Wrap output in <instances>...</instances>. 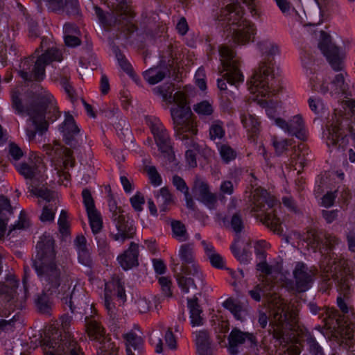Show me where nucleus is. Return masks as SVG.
Listing matches in <instances>:
<instances>
[{
  "instance_id": "f257e3e1",
  "label": "nucleus",
  "mask_w": 355,
  "mask_h": 355,
  "mask_svg": "<svg viewBox=\"0 0 355 355\" xmlns=\"http://www.w3.org/2000/svg\"><path fill=\"white\" fill-rule=\"evenodd\" d=\"M36 248L33 266L44 290L51 295L55 294L73 312L75 302L78 300L76 286L70 291L73 284L71 278L69 275H61V270L55 261L54 241L50 237L46 238L37 243Z\"/></svg>"
},
{
  "instance_id": "f03ea898",
  "label": "nucleus",
  "mask_w": 355,
  "mask_h": 355,
  "mask_svg": "<svg viewBox=\"0 0 355 355\" xmlns=\"http://www.w3.org/2000/svg\"><path fill=\"white\" fill-rule=\"evenodd\" d=\"M12 105L18 113H26L29 116L26 132L31 142L35 141L37 133L42 135L48 130L49 119L52 116L58 117V111L53 96L43 89L37 94L35 100L26 107L22 105L17 92H12Z\"/></svg>"
},
{
  "instance_id": "7ed1b4c3",
  "label": "nucleus",
  "mask_w": 355,
  "mask_h": 355,
  "mask_svg": "<svg viewBox=\"0 0 355 355\" xmlns=\"http://www.w3.org/2000/svg\"><path fill=\"white\" fill-rule=\"evenodd\" d=\"M259 51L265 57L258 69L254 71L249 83V90L254 96L253 100L262 107L268 106L269 99L275 92L273 88V67L274 57L279 55L280 49L277 44L263 40L257 44Z\"/></svg>"
},
{
  "instance_id": "20e7f679",
  "label": "nucleus",
  "mask_w": 355,
  "mask_h": 355,
  "mask_svg": "<svg viewBox=\"0 0 355 355\" xmlns=\"http://www.w3.org/2000/svg\"><path fill=\"white\" fill-rule=\"evenodd\" d=\"M173 85L156 87L153 89L155 94L161 96L163 101L168 105L175 103L170 110L175 135L180 139H188L190 135L197 134L198 130L193 119L191 108L187 105L185 94L180 91L173 94Z\"/></svg>"
},
{
  "instance_id": "39448f33",
  "label": "nucleus",
  "mask_w": 355,
  "mask_h": 355,
  "mask_svg": "<svg viewBox=\"0 0 355 355\" xmlns=\"http://www.w3.org/2000/svg\"><path fill=\"white\" fill-rule=\"evenodd\" d=\"M322 279L327 282L331 279L337 282L340 296L337 298V304L343 313H348V307L344 301L352 291V282L354 279L353 263L343 258H338L334 253L325 256L320 263Z\"/></svg>"
},
{
  "instance_id": "423d86ee",
  "label": "nucleus",
  "mask_w": 355,
  "mask_h": 355,
  "mask_svg": "<svg viewBox=\"0 0 355 355\" xmlns=\"http://www.w3.org/2000/svg\"><path fill=\"white\" fill-rule=\"evenodd\" d=\"M344 110H335L327 125V144L336 148H344L348 137L355 141V101H347Z\"/></svg>"
},
{
  "instance_id": "0eeeda50",
  "label": "nucleus",
  "mask_w": 355,
  "mask_h": 355,
  "mask_svg": "<svg viewBox=\"0 0 355 355\" xmlns=\"http://www.w3.org/2000/svg\"><path fill=\"white\" fill-rule=\"evenodd\" d=\"M269 331L277 340L284 339L288 331H296L299 328L297 309L287 304L283 299L275 298L270 306Z\"/></svg>"
},
{
  "instance_id": "6e6552de",
  "label": "nucleus",
  "mask_w": 355,
  "mask_h": 355,
  "mask_svg": "<svg viewBox=\"0 0 355 355\" xmlns=\"http://www.w3.org/2000/svg\"><path fill=\"white\" fill-rule=\"evenodd\" d=\"M277 202L266 189L257 188L252 192L251 211L257 213V218L277 234H282L283 230L280 219L274 207Z\"/></svg>"
},
{
  "instance_id": "1a4fd4ad",
  "label": "nucleus",
  "mask_w": 355,
  "mask_h": 355,
  "mask_svg": "<svg viewBox=\"0 0 355 355\" xmlns=\"http://www.w3.org/2000/svg\"><path fill=\"white\" fill-rule=\"evenodd\" d=\"M62 55L60 50L52 46L48 48L36 60L34 57L25 59L18 71L19 76L28 81H41L45 76V67L53 61L60 62Z\"/></svg>"
},
{
  "instance_id": "9d476101",
  "label": "nucleus",
  "mask_w": 355,
  "mask_h": 355,
  "mask_svg": "<svg viewBox=\"0 0 355 355\" xmlns=\"http://www.w3.org/2000/svg\"><path fill=\"white\" fill-rule=\"evenodd\" d=\"M243 11L236 3L230 4L221 10L219 21H227L230 25H236L233 29L232 38L235 43L244 44L255 34L254 25L243 18Z\"/></svg>"
},
{
  "instance_id": "9b49d317",
  "label": "nucleus",
  "mask_w": 355,
  "mask_h": 355,
  "mask_svg": "<svg viewBox=\"0 0 355 355\" xmlns=\"http://www.w3.org/2000/svg\"><path fill=\"white\" fill-rule=\"evenodd\" d=\"M114 10L105 15L98 7L95 8V12L101 23L105 26H118L123 31L127 33H133L135 26L132 22L134 14L128 8L125 0H116L114 3Z\"/></svg>"
},
{
  "instance_id": "f8f14e48",
  "label": "nucleus",
  "mask_w": 355,
  "mask_h": 355,
  "mask_svg": "<svg viewBox=\"0 0 355 355\" xmlns=\"http://www.w3.org/2000/svg\"><path fill=\"white\" fill-rule=\"evenodd\" d=\"M223 71H225L223 79L218 80V87L220 90L227 89L226 82L236 85L243 81V76L239 69V61L232 49L227 46L221 45L218 49Z\"/></svg>"
},
{
  "instance_id": "ddd939ff",
  "label": "nucleus",
  "mask_w": 355,
  "mask_h": 355,
  "mask_svg": "<svg viewBox=\"0 0 355 355\" xmlns=\"http://www.w3.org/2000/svg\"><path fill=\"white\" fill-rule=\"evenodd\" d=\"M60 336V340H58L57 333L53 334L52 337L45 336L42 344L44 355H84L77 342L69 334L65 333Z\"/></svg>"
},
{
  "instance_id": "4468645a",
  "label": "nucleus",
  "mask_w": 355,
  "mask_h": 355,
  "mask_svg": "<svg viewBox=\"0 0 355 355\" xmlns=\"http://www.w3.org/2000/svg\"><path fill=\"white\" fill-rule=\"evenodd\" d=\"M145 121L153 136L159 150L168 162L172 163L175 162V157L173 151L171 139L163 123L159 118L155 116H146Z\"/></svg>"
},
{
  "instance_id": "2eb2a0df",
  "label": "nucleus",
  "mask_w": 355,
  "mask_h": 355,
  "mask_svg": "<svg viewBox=\"0 0 355 355\" xmlns=\"http://www.w3.org/2000/svg\"><path fill=\"white\" fill-rule=\"evenodd\" d=\"M18 281L14 276H10L6 279L5 283L0 282V295H4L7 301L5 307L1 311L2 316L7 317L11 311L15 309H22L25 304L26 297L21 296L19 299H15V289L18 287Z\"/></svg>"
},
{
  "instance_id": "dca6fc26",
  "label": "nucleus",
  "mask_w": 355,
  "mask_h": 355,
  "mask_svg": "<svg viewBox=\"0 0 355 355\" xmlns=\"http://www.w3.org/2000/svg\"><path fill=\"white\" fill-rule=\"evenodd\" d=\"M176 275L178 284L184 294L193 293L204 284V278L200 267L191 266L190 269H181Z\"/></svg>"
},
{
  "instance_id": "f3484780",
  "label": "nucleus",
  "mask_w": 355,
  "mask_h": 355,
  "mask_svg": "<svg viewBox=\"0 0 355 355\" xmlns=\"http://www.w3.org/2000/svg\"><path fill=\"white\" fill-rule=\"evenodd\" d=\"M318 47L335 71L342 70V58L339 49L331 43L330 35L322 31H320Z\"/></svg>"
},
{
  "instance_id": "a211bd4d",
  "label": "nucleus",
  "mask_w": 355,
  "mask_h": 355,
  "mask_svg": "<svg viewBox=\"0 0 355 355\" xmlns=\"http://www.w3.org/2000/svg\"><path fill=\"white\" fill-rule=\"evenodd\" d=\"M192 190L198 200L211 209L215 208L217 196L209 191V185L203 178L196 176Z\"/></svg>"
},
{
  "instance_id": "6ab92c4d",
  "label": "nucleus",
  "mask_w": 355,
  "mask_h": 355,
  "mask_svg": "<svg viewBox=\"0 0 355 355\" xmlns=\"http://www.w3.org/2000/svg\"><path fill=\"white\" fill-rule=\"evenodd\" d=\"M275 122L288 134L295 136L300 140L306 139L304 123L301 115L294 116L289 121H286L282 118H277Z\"/></svg>"
},
{
  "instance_id": "aec40b11",
  "label": "nucleus",
  "mask_w": 355,
  "mask_h": 355,
  "mask_svg": "<svg viewBox=\"0 0 355 355\" xmlns=\"http://www.w3.org/2000/svg\"><path fill=\"white\" fill-rule=\"evenodd\" d=\"M17 171L26 180H40L42 178L46 167L40 157L21 163L17 167Z\"/></svg>"
},
{
  "instance_id": "412c9836",
  "label": "nucleus",
  "mask_w": 355,
  "mask_h": 355,
  "mask_svg": "<svg viewBox=\"0 0 355 355\" xmlns=\"http://www.w3.org/2000/svg\"><path fill=\"white\" fill-rule=\"evenodd\" d=\"M293 276L297 291L304 292L311 286L314 272L309 270L305 264L299 262L293 270Z\"/></svg>"
},
{
  "instance_id": "4be33fe9",
  "label": "nucleus",
  "mask_w": 355,
  "mask_h": 355,
  "mask_svg": "<svg viewBox=\"0 0 355 355\" xmlns=\"http://www.w3.org/2000/svg\"><path fill=\"white\" fill-rule=\"evenodd\" d=\"M248 341L251 345H255L256 338L252 334L245 333L235 328L232 330L228 337L229 349L231 354L238 353V346Z\"/></svg>"
},
{
  "instance_id": "5701e85b",
  "label": "nucleus",
  "mask_w": 355,
  "mask_h": 355,
  "mask_svg": "<svg viewBox=\"0 0 355 355\" xmlns=\"http://www.w3.org/2000/svg\"><path fill=\"white\" fill-rule=\"evenodd\" d=\"M139 245L132 242L129 248L119 256L118 261L121 266L125 270L138 265Z\"/></svg>"
},
{
  "instance_id": "b1692460",
  "label": "nucleus",
  "mask_w": 355,
  "mask_h": 355,
  "mask_svg": "<svg viewBox=\"0 0 355 355\" xmlns=\"http://www.w3.org/2000/svg\"><path fill=\"white\" fill-rule=\"evenodd\" d=\"M178 256L182 262L181 269H190L191 266L200 267L196 262L194 255V244L193 243H184L180 245Z\"/></svg>"
},
{
  "instance_id": "393cba45",
  "label": "nucleus",
  "mask_w": 355,
  "mask_h": 355,
  "mask_svg": "<svg viewBox=\"0 0 355 355\" xmlns=\"http://www.w3.org/2000/svg\"><path fill=\"white\" fill-rule=\"evenodd\" d=\"M116 220L117 233L112 234L114 239L124 241L125 239L132 238L135 233V230L125 219V217L123 215H119L116 218Z\"/></svg>"
},
{
  "instance_id": "a878e982",
  "label": "nucleus",
  "mask_w": 355,
  "mask_h": 355,
  "mask_svg": "<svg viewBox=\"0 0 355 355\" xmlns=\"http://www.w3.org/2000/svg\"><path fill=\"white\" fill-rule=\"evenodd\" d=\"M195 343L199 355H212L211 339L207 330L196 331Z\"/></svg>"
},
{
  "instance_id": "bb28decb",
  "label": "nucleus",
  "mask_w": 355,
  "mask_h": 355,
  "mask_svg": "<svg viewBox=\"0 0 355 355\" xmlns=\"http://www.w3.org/2000/svg\"><path fill=\"white\" fill-rule=\"evenodd\" d=\"M48 8L52 11L66 10L69 15L78 13V0H46Z\"/></svg>"
},
{
  "instance_id": "cd10ccee",
  "label": "nucleus",
  "mask_w": 355,
  "mask_h": 355,
  "mask_svg": "<svg viewBox=\"0 0 355 355\" xmlns=\"http://www.w3.org/2000/svg\"><path fill=\"white\" fill-rule=\"evenodd\" d=\"M347 85L345 83L343 73L337 74L334 79L331 82L330 87L324 82L320 85V90L322 93L326 94L330 92L331 94H345L347 89Z\"/></svg>"
},
{
  "instance_id": "c85d7f7f",
  "label": "nucleus",
  "mask_w": 355,
  "mask_h": 355,
  "mask_svg": "<svg viewBox=\"0 0 355 355\" xmlns=\"http://www.w3.org/2000/svg\"><path fill=\"white\" fill-rule=\"evenodd\" d=\"M62 133L63 134L64 139L67 144L70 145L73 139L76 136L80 130L76 125L73 117L67 114L65 116V119L60 128Z\"/></svg>"
},
{
  "instance_id": "c756f323",
  "label": "nucleus",
  "mask_w": 355,
  "mask_h": 355,
  "mask_svg": "<svg viewBox=\"0 0 355 355\" xmlns=\"http://www.w3.org/2000/svg\"><path fill=\"white\" fill-rule=\"evenodd\" d=\"M12 214V207L8 199L4 196H0V239L4 236L6 226Z\"/></svg>"
},
{
  "instance_id": "7c9ffc66",
  "label": "nucleus",
  "mask_w": 355,
  "mask_h": 355,
  "mask_svg": "<svg viewBox=\"0 0 355 355\" xmlns=\"http://www.w3.org/2000/svg\"><path fill=\"white\" fill-rule=\"evenodd\" d=\"M336 324L337 327L334 326V329L338 334L341 337L347 340H351L354 337V324L352 322H349L345 320V317L339 318L336 319Z\"/></svg>"
},
{
  "instance_id": "2f4dec72",
  "label": "nucleus",
  "mask_w": 355,
  "mask_h": 355,
  "mask_svg": "<svg viewBox=\"0 0 355 355\" xmlns=\"http://www.w3.org/2000/svg\"><path fill=\"white\" fill-rule=\"evenodd\" d=\"M86 330L89 337L98 340L104 336V329L94 317H86Z\"/></svg>"
},
{
  "instance_id": "473e14b6",
  "label": "nucleus",
  "mask_w": 355,
  "mask_h": 355,
  "mask_svg": "<svg viewBox=\"0 0 355 355\" xmlns=\"http://www.w3.org/2000/svg\"><path fill=\"white\" fill-rule=\"evenodd\" d=\"M202 245L211 266L216 268H223L225 266L223 259L215 251L214 246L205 241H202Z\"/></svg>"
},
{
  "instance_id": "72a5a7b5",
  "label": "nucleus",
  "mask_w": 355,
  "mask_h": 355,
  "mask_svg": "<svg viewBox=\"0 0 355 355\" xmlns=\"http://www.w3.org/2000/svg\"><path fill=\"white\" fill-rule=\"evenodd\" d=\"M74 243L78 250L80 261L85 266H89L92 263V259L87 247L86 239L82 235L78 236Z\"/></svg>"
},
{
  "instance_id": "f704fd0d",
  "label": "nucleus",
  "mask_w": 355,
  "mask_h": 355,
  "mask_svg": "<svg viewBox=\"0 0 355 355\" xmlns=\"http://www.w3.org/2000/svg\"><path fill=\"white\" fill-rule=\"evenodd\" d=\"M223 306L229 310L236 320L241 321L245 320L247 311L239 302L232 298H228L223 302Z\"/></svg>"
},
{
  "instance_id": "c9c22d12",
  "label": "nucleus",
  "mask_w": 355,
  "mask_h": 355,
  "mask_svg": "<svg viewBox=\"0 0 355 355\" xmlns=\"http://www.w3.org/2000/svg\"><path fill=\"white\" fill-rule=\"evenodd\" d=\"M302 335L300 338L303 346H306L311 355H323V352L320 346L316 342L315 338L309 333L300 330Z\"/></svg>"
},
{
  "instance_id": "e433bc0d",
  "label": "nucleus",
  "mask_w": 355,
  "mask_h": 355,
  "mask_svg": "<svg viewBox=\"0 0 355 355\" xmlns=\"http://www.w3.org/2000/svg\"><path fill=\"white\" fill-rule=\"evenodd\" d=\"M157 204L162 211H166L168 206L173 204V198L166 187L160 189L155 195Z\"/></svg>"
},
{
  "instance_id": "4c0bfd02",
  "label": "nucleus",
  "mask_w": 355,
  "mask_h": 355,
  "mask_svg": "<svg viewBox=\"0 0 355 355\" xmlns=\"http://www.w3.org/2000/svg\"><path fill=\"white\" fill-rule=\"evenodd\" d=\"M188 307L190 311L191 324L193 327L203 324L204 319L202 316V310L197 303V299L188 300Z\"/></svg>"
},
{
  "instance_id": "58836bf2",
  "label": "nucleus",
  "mask_w": 355,
  "mask_h": 355,
  "mask_svg": "<svg viewBox=\"0 0 355 355\" xmlns=\"http://www.w3.org/2000/svg\"><path fill=\"white\" fill-rule=\"evenodd\" d=\"M241 119L243 126L251 134L252 137L256 135L259 131L260 125V123L256 116L250 113H244L241 115Z\"/></svg>"
},
{
  "instance_id": "ea45409f",
  "label": "nucleus",
  "mask_w": 355,
  "mask_h": 355,
  "mask_svg": "<svg viewBox=\"0 0 355 355\" xmlns=\"http://www.w3.org/2000/svg\"><path fill=\"white\" fill-rule=\"evenodd\" d=\"M166 75V69L162 68H150L144 73V79L150 85L162 81Z\"/></svg>"
},
{
  "instance_id": "a19ab883",
  "label": "nucleus",
  "mask_w": 355,
  "mask_h": 355,
  "mask_svg": "<svg viewBox=\"0 0 355 355\" xmlns=\"http://www.w3.org/2000/svg\"><path fill=\"white\" fill-rule=\"evenodd\" d=\"M323 232H318L315 230H310L303 236V241L307 244V246L315 250L322 243Z\"/></svg>"
},
{
  "instance_id": "79ce46f5",
  "label": "nucleus",
  "mask_w": 355,
  "mask_h": 355,
  "mask_svg": "<svg viewBox=\"0 0 355 355\" xmlns=\"http://www.w3.org/2000/svg\"><path fill=\"white\" fill-rule=\"evenodd\" d=\"M171 225L173 238L181 243L189 240V235L184 224L180 220H173Z\"/></svg>"
},
{
  "instance_id": "37998d69",
  "label": "nucleus",
  "mask_w": 355,
  "mask_h": 355,
  "mask_svg": "<svg viewBox=\"0 0 355 355\" xmlns=\"http://www.w3.org/2000/svg\"><path fill=\"white\" fill-rule=\"evenodd\" d=\"M105 291L112 293V297H116L120 301V303L123 304L126 300L124 287L119 281L106 284Z\"/></svg>"
},
{
  "instance_id": "c03bdc74",
  "label": "nucleus",
  "mask_w": 355,
  "mask_h": 355,
  "mask_svg": "<svg viewBox=\"0 0 355 355\" xmlns=\"http://www.w3.org/2000/svg\"><path fill=\"white\" fill-rule=\"evenodd\" d=\"M35 302L40 313L43 314L49 313L51 309V302L46 293H42L39 294L36 297Z\"/></svg>"
},
{
  "instance_id": "a18cd8bd",
  "label": "nucleus",
  "mask_w": 355,
  "mask_h": 355,
  "mask_svg": "<svg viewBox=\"0 0 355 355\" xmlns=\"http://www.w3.org/2000/svg\"><path fill=\"white\" fill-rule=\"evenodd\" d=\"M209 132L211 140L221 139L225 136L223 123L219 120L213 121L209 127Z\"/></svg>"
},
{
  "instance_id": "49530a36",
  "label": "nucleus",
  "mask_w": 355,
  "mask_h": 355,
  "mask_svg": "<svg viewBox=\"0 0 355 355\" xmlns=\"http://www.w3.org/2000/svg\"><path fill=\"white\" fill-rule=\"evenodd\" d=\"M58 202L45 205L43 207L40 220L42 222H51L54 220L55 213L58 208Z\"/></svg>"
},
{
  "instance_id": "de8ad7c7",
  "label": "nucleus",
  "mask_w": 355,
  "mask_h": 355,
  "mask_svg": "<svg viewBox=\"0 0 355 355\" xmlns=\"http://www.w3.org/2000/svg\"><path fill=\"white\" fill-rule=\"evenodd\" d=\"M127 346V351L132 347L134 349H139L143 345V340L141 336H137L134 332H129L123 336Z\"/></svg>"
},
{
  "instance_id": "09e8293b",
  "label": "nucleus",
  "mask_w": 355,
  "mask_h": 355,
  "mask_svg": "<svg viewBox=\"0 0 355 355\" xmlns=\"http://www.w3.org/2000/svg\"><path fill=\"white\" fill-rule=\"evenodd\" d=\"M193 110L201 117H205L213 114L214 107L209 101H202L193 105Z\"/></svg>"
},
{
  "instance_id": "8fccbe9b",
  "label": "nucleus",
  "mask_w": 355,
  "mask_h": 355,
  "mask_svg": "<svg viewBox=\"0 0 355 355\" xmlns=\"http://www.w3.org/2000/svg\"><path fill=\"white\" fill-rule=\"evenodd\" d=\"M91 229L94 234L98 233L102 228L103 221L100 213L96 210L87 213Z\"/></svg>"
},
{
  "instance_id": "3c124183",
  "label": "nucleus",
  "mask_w": 355,
  "mask_h": 355,
  "mask_svg": "<svg viewBox=\"0 0 355 355\" xmlns=\"http://www.w3.org/2000/svg\"><path fill=\"white\" fill-rule=\"evenodd\" d=\"M32 193L37 197L41 198L46 200L49 204L55 202H58L57 196L54 192H52L47 189H33Z\"/></svg>"
},
{
  "instance_id": "603ef678",
  "label": "nucleus",
  "mask_w": 355,
  "mask_h": 355,
  "mask_svg": "<svg viewBox=\"0 0 355 355\" xmlns=\"http://www.w3.org/2000/svg\"><path fill=\"white\" fill-rule=\"evenodd\" d=\"M232 250L234 256L242 263H247L250 257V252L245 248H242L239 241L235 242L232 246Z\"/></svg>"
},
{
  "instance_id": "864d4df0",
  "label": "nucleus",
  "mask_w": 355,
  "mask_h": 355,
  "mask_svg": "<svg viewBox=\"0 0 355 355\" xmlns=\"http://www.w3.org/2000/svg\"><path fill=\"white\" fill-rule=\"evenodd\" d=\"M59 231L63 236H67L70 234V225L68 220V215L65 210H62L58 219Z\"/></svg>"
},
{
  "instance_id": "5fc2aeb1",
  "label": "nucleus",
  "mask_w": 355,
  "mask_h": 355,
  "mask_svg": "<svg viewBox=\"0 0 355 355\" xmlns=\"http://www.w3.org/2000/svg\"><path fill=\"white\" fill-rule=\"evenodd\" d=\"M191 148L186 151V159L189 166L191 168L197 166L196 153H199L200 146L198 144L191 141Z\"/></svg>"
},
{
  "instance_id": "6e6d98bb",
  "label": "nucleus",
  "mask_w": 355,
  "mask_h": 355,
  "mask_svg": "<svg viewBox=\"0 0 355 355\" xmlns=\"http://www.w3.org/2000/svg\"><path fill=\"white\" fill-rule=\"evenodd\" d=\"M220 155L223 162L228 163L235 159L236 151L227 144H222L218 148Z\"/></svg>"
},
{
  "instance_id": "4d7b16f0",
  "label": "nucleus",
  "mask_w": 355,
  "mask_h": 355,
  "mask_svg": "<svg viewBox=\"0 0 355 355\" xmlns=\"http://www.w3.org/2000/svg\"><path fill=\"white\" fill-rule=\"evenodd\" d=\"M230 226L236 234L241 233L243 231L244 229V221L240 213L236 212L233 214L230 220Z\"/></svg>"
},
{
  "instance_id": "13d9d810",
  "label": "nucleus",
  "mask_w": 355,
  "mask_h": 355,
  "mask_svg": "<svg viewBox=\"0 0 355 355\" xmlns=\"http://www.w3.org/2000/svg\"><path fill=\"white\" fill-rule=\"evenodd\" d=\"M144 171L147 173L150 182L155 186H159L162 183V178L158 173L155 166L146 165L144 166Z\"/></svg>"
},
{
  "instance_id": "bf43d9fd",
  "label": "nucleus",
  "mask_w": 355,
  "mask_h": 355,
  "mask_svg": "<svg viewBox=\"0 0 355 355\" xmlns=\"http://www.w3.org/2000/svg\"><path fill=\"white\" fill-rule=\"evenodd\" d=\"M112 293L105 291V306L110 316L114 319L116 317V308L113 302Z\"/></svg>"
},
{
  "instance_id": "052dcab7",
  "label": "nucleus",
  "mask_w": 355,
  "mask_h": 355,
  "mask_svg": "<svg viewBox=\"0 0 355 355\" xmlns=\"http://www.w3.org/2000/svg\"><path fill=\"white\" fill-rule=\"evenodd\" d=\"M270 247V243H268L264 240H261L256 242L254 245L255 252L260 261H264L266 259V251Z\"/></svg>"
},
{
  "instance_id": "680f3d73",
  "label": "nucleus",
  "mask_w": 355,
  "mask_h": 355,
  "mask_svg": "<svg viewBox=\"0 0 355 355\" xmlns=\"http://www.w3.org/2000/svg\"><path fill=\"white\" fill-rule=\"evenodd\" d=\"M82 196L87 213L97 210L95 207L94 199L89 189H83L82 191Z\"/></svg>"
},
{
  "instance_id": "e2e57ef3",
  "label": "nucleus",
  "mask_w": 355,
  "mask_h": 355,
  "mask_svg": "<svg viewBox=\"0 0 355 355\" xmlns=\"http://www.w3.org/2000/svg\"><path fill=\"white\" fill-rule=\"evenodd\" d=\"M339 240L334 235L323 232L322 245L327 250H331L336 245L338 244Z\"/></svg>"
},
{
  "instance_id": "0e129e2a",
  "label": "nucleus",
  "mask_w": 355,
  "mask_h": 355,
  "mask_svg": "<svg viewBox=\"0 0 355 355\" xmlns=\"http://www.w3.org/2000/svg\"><path fill=\"white\" fill-rule=\"evenodd\" d=\"M291 160L295 170L304 166L305 158L304 155H302L300 154V148H295L293 153L291 156Z\"/></svg>"
},
{
  "instance_id": "69168bd1",
  "label": "nucleus",
  "mask_w": 355,
  "mask_h": 355,
  "mask_svg": "<svg viewBox=\"0 0 355 355\" xmlns=\"http://www.w3.org/2000/svg\"><path fill=\"white\" fill-rule=\"evenodd\" d=\"M272 145L279 155L283 153L288 146L291 145V141L288 139L278 140L276 137H272Z\"/></svg>"
},
{
  "instance_id": "338daca9",
  "label": "nucleus",
  "mask_w": 355,
  "mask_h": 355,
  "mask_svg": "<svg viewBox=\"0 0 355 355\" xmlns=\"http://www.w3.org/2000/svg\"><path fill=\"white\" fill-rule=\"evenodd\" d=\"M173 184L178 190L180 191L183 193H187V191H189V188L187 186L184 180L177 175L173 177Z\"/></svg>"
},
{
  "instance_id": "774afa93",
  "label": "nucleus",
  "mask_w": 355,
  "mask_h": 355,
  "mask_svg": "<svg viewBox=\"0 0 355 355\" xmlns=\"http://www.w3.org/2000/svg\"><path fill=\"white\" fill-rule=\"evenodd\" d=\"M9 155L15 160H19L23 155L22 150L15 144H9Z\"/></svg>"
}]
</instances>
